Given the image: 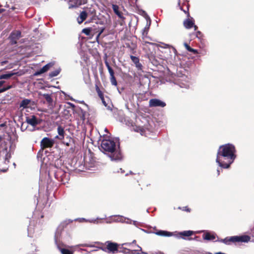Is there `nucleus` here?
Returning <instances> with one entry per match:
<instances>
[{
	"label": "nucleus",
	"instance_id": "nucleus-1",
	"mask_svg": "<svg viewBox=\"0 0 254 254\" xmlns=\"http://www.w3.org/2000/svg\"><path fill=\"white\" fill-rule=\"evenodd\" d=\"M235 146L231 144H226L219 147L216 160L218 165L224 169L229 168L236 157Z\"/></svg>",
	"mask_w": 254,
	"mask_h": 254
},
{
	"label": "nucleus",
	"instance_id": "nucleus-2",
	"mask_svg": "<svg viewBox=\"0 0 254 254\" xmlns=\"http://www.w3.org/2000/svg\"><path fill=\"white\" fill-rule=\"evenodd\" d=\"M101 150L105 153H110L112 160H120L122 158L119 143L110 139H103L101 144Z\"/></svg>",
	"mask_w": 254,
	"mask_h": 254
},
{
	"label": "nucleus",
	"instance_id": "nucleus-3",
	"mask_svg": "<svg viewBox=\"0 0 254 254\" xmlns=\"http://www.w3.org/2000/svg\"><path fill=\"white\" fill-rule=\"evenodd\" d=\"M147 43L151 45H156L159 51L164 54L163 56L160 55L161 57H163V59L167 61L172 64L176 63L177 50L175 48L164 43H162L161 45L151 42H147Z\"/></svg>",
	"mask_w": 254,
	"mask_h": 254
},
{
	"label": "nucleus",
	"instance_id": "nucleus-4",
	"mask_svg": "<svg viewBox=\"0 0 254 254\" xmlns=\"http://www.w3.org/2000/svg\"><path fill=\"white\" fill-rule=\"evenodd\" d=\"M69 239L70 236L61 227L57 229L55 235V242L62 254H73L72 251L62 247L63 242L68 241Z\"/></svg>",
	"mask_w": 254,
	"mask_h": 254
},
{
	"label": "nucleus",
	"instance_id": "nucleus-5",
	"mask_svg": "<svg viewBox=\"0 0 254 254\" xmlns=\"http://www.w3.org/2000/svg\"><path fill=\"white\" fill-rule=\"evenodd\" d=\"M54 174L55 178L63 184L67 183L69 179V174L66 173L61 168L55 167Z\"/></svg>",
	"mask_w": 254,
	"mask_h": 254
},
{
	"label": "nucleus",
	"instance_id": "nucleus-6",
	"mask_svg": "<svg viewBox=\"0 0 254 254\" xmlns=\"http://www.w3.org/2000/svg\"><path fill=\"white\" fill-rule=\"evenodd\" d=\"M229 239L230 245L231 243H236L238 242L247 243L251 240L250 236L248 235L235 236L228 237Z\"/></svg>",
	"mask_w": 254,
	"mask_h": 254
},
{
	"label": "nucleus",
	"instance_id": "nucleus-7",
	"mask_svg": "<svg viewBox=\"0 0 254 254\" xmlns=\"http://www.w3.org/2000/svg\"><path fill=\"white\" fill-rule=\"evenodd\" d=\"M176 83L182 88H188L189 87V78L183 75L180 77L176 81Z\"/></svg>",
	"mask_w": 254,
	"mask_h": 254
},
{
	"label": "nucleus",
	"instance_id": "nucleus-8",
	"mask_svg": "<svg viewBox=\"0 0 254 254\" xmlns=\"http://www.w3.org/2000/svg\"><path fill=\"white\" fill-rule=\"evenodd\" d=\"M54 140L48 137H44L41 141L40 145L41 148L44 149L46 148H50L53 146Z\"/></svg>",
	"mask_w": 254,
	"mask_h": 254
},
{
	"label": "nucleus",
	"instance_id": "nucleus-9",
	"mask_svg": "<svg viewBox=\"0 0 254 254\" xmlns=\"http://www.w3.org/2000/svg\"><path fill=\"white\" fill-rule=\"evenodd\" d=\"M21 32L19 30L12 32L10 35L9 38L12 45L17 43V41L21 37Z\"/></svg>",
	"mask_w": 254,
	"mask_h": 254
},
{
	"label": "nucleus",
	"instance_id": "nucleus-10",
	"mask_svg": "<svg viewBox=\"0 0 254 254\" xmlns=\"http://www.w3.org/2000/svg\"><path fill=\"white\" fill-rule=\"evenodd\" d=\"M126 124L128 126L132 127V129L134 131L140 132L141 135H143L144 132V129L142 127H138L133 124L132 122L129 121L128 120H125Z\"/></svg>",
	"mask_w": 254,
	"mask_h": 254
},
{
	"label": "nucleus",
	"instance_id": "nucleus-11",
	"mask_svg": "<svg viewBox=\"0 0 254 254\" xmlns=\"http://www.w3.org/2000/svg\"><path fill=\"white\" fill-rule=\"evenodd\" d=\"M166 106V103L158 99H152L149 101L150 107H161Z\"/></svg>",
	"mask_w": 254,
	"mask_h": 254
},
{
	"label": "nucleus",
	"instance_id": "nucleus-12",
	"mask_svg": "<svg viewBox=\"0 0 254 254\" xmlns=\"http://www.w3.org/2000/svg\"><path fill=\"white\" fill-rule=\"evenodd\" d=\"M26 122L33 127H35L40 123V121L34 115L26 117Z\"/></svg>",
	"mask_w": 254,
	"mask_h": 254
},
{
	"label": "nucleus",
	"instance_id": "nucleus-13",
	"mask_svg": "<svg viewBox=\"0 0 254 254\" xmlns=\"http://www.w3.org/2000/svg\"><path fill=\"white\" fill-rule=\"evenodd\" d=\"M106 244L107 249L109 252L115 254L118 252V244L117 243L107 241Z\"/></svg>",
	"mask_w": 254,
	"mask_h": 254
},
{
	"label": "nucleus",
	"instance_id": "nucleus-14",
	"mask_svg": "<svg viewBox=\"0 0 254 254\" xmlns=\"http://www.w3.org/2000/svg\"><path fill=\"white\" fill-rule=\"evenodd\" d=\"M53 65V64L52 63H49L45 65H44L42 68H41L39 70L37 71L35 73V75H40L43 73L46 72L47 71L50 67H51Z\"/></svg>",
	"mask_w": 254,
	"mask_h": 254
},
{
	"label": "nucleus",
	"instance_id": "nucleus-15",
	"mask_svg": "<svg viewBox=\"0 0 254 254\" xmlns=\"http://www.w3.org/2000/svg\"><path fill=\"white\" fill-rule=\"evenodd\" d=\"M0 156H2L4 159V163L7 164L9 162V159L10 158V154L8 153L7 149L0 151Z\"/></svg>",
	"mask_w": 254,
	"mask_h": 254
},
{
	"label": "nucleus",
	"instance_id": "nucleus-16",
	"mask_svg": "<svg viewBox=\"0 0 254 254\" xmlns=\"http://www.w3.org/2000/svg\"><path fill=\"white\" fill-rule=\"evenodd\" d=\"M81 4L80 0H69V8L77 7Z\"/></svg>",
	"mask_w": 254,
	"mask_h": 254
},
{
	"label": "nucleus",
	"instance_id": "nucleus-17",
	"mask_svg": "<svg viewBox=\"0 0 254 254\" xmlns=\"http://www.w3.org/2000/svg\"><path fill=\"white\" fill-rule=\"evenodd\" d=\"M41 95L46 99V101L49 104V106L51 108H52L53 99L51 97V95L49 94H41Z\"/></svg>",
	"mask_w": 254,
	"mask_h": 254
},
{
	"label": "nucleus",
	"instance_id": "nucleus-18",
	"mask_svg": "<svg viewBox=\"0 0 254 254\" xmlns=\"http://www.w3.org/2000/svg\"><path fill=\"white\" fill-rule=\"evenodd\" d=\"M137 247L139 248L138 250H130L129 249H125L123 253L125 254H139L140 252L142 251L141 248L138 245H137Z\"/></svg>",
	"mask_w": 254,
	"mask_h": 254
},
{
	"label": "nucleus",
	"instance_id": "nucleus-19",
	"mask_svg": "<svg viewBox=\"0 0 254 254\" xmlns=\"http://www.w3.org/2000/svg\"><path fill=\"white\" fill-rule=\"evenodd\" d=\"M87 17V13L85 11H82L80 13L79 16L77 17V20L79 24H81L84 20L86 19Z\"/></svg>",
	"mask_w": 254,
	"mask_h": 254
},
{
	"label": "nucleus",
	"instance_id": "nucleus-20",
	"mask_svg": "<svg viewBox=\"0 0 254 254\" xmlns=\"http://www.w3.org/2000/svg\"><path fill=\"white\" fill-rule=\"evenodd\" d=\"M31 100L28 99H23L19 104V107L22 109H26L29 107Z\"/></svg>",
	"mask_w": 254,
	"mask_h": 254
},
{
	"label": "nucleus",
	"instance_id": "nucleus-21",
	"mask_svg": "<svg viewBox=\"0 0 254 254\" xmlns=\"http://www.w3.org/2000/svg\"><path fill=\"white\" fill-rule=\"evenodd\" d=\"M155 234L157 235L161 236L170 237L173 236L172 233L163 230H159L155 232Z\"/></svg>",
	"mask_w": 254,
	"mask_h": 254
},
{
	"label": "nucleus",
	"instance_id": "nucleus-22",
	"mask_svg": "<svg viewBox=\"0 0 254 254\" xmlns=\"http://www.w3.org/2000/svg\"><path fill=\"white\" fill-rule=\"evenodd\" d=\"M58 132L59 136H57L56 138L62 140L64 138V130L62 126H59L58 127Z\"/></svg>",
	"mask_w": 254,
	"mask_h": 254
},
{
	"label": "nucleus",
	"instance_id": "nucleus-23",
	"mask_svg": "<svg viewBox=\"0 0 254 254\" xmlns=\"http://www.w3.org/2000/svg\"><path fill=\"white\" fill-rule=\"evenodd\" d=\"M194 22L189 19H187L184 22V25L187 29H190L193 27Z\"/></svg>",
	"mask_w": 254,
	"mask_h": 254
},
{
	"label": "nucleus",
	"instance_id": "nucleus-24",
	"mask_svg": "<svg viewBox=\"0 0 254 254\" xmlns=\"http://www.w3.org/2000/svg\"><path fill=\"white\" fill-rule=\"evenodd\" d=\"M112 8L114 12L117 14L120 18H124L122 13L119 10V6L116 4L112 5Z\"/></svg>",
	"mask_w": 254,
	"mask_h": 254
},
{
	"label": "nucleus",
	"instance_id": "nucleus-25",
	"mask_svg": "<svg viewBox=\"0 0 254 254\" xmlns=\"http://www.w3.org/2000/svg\"><path fill=\"white\" fill-rule=\"evenodd\" d=\"M203 238L204 240L211 241L214 240L215 238V236L214 235L211 234L209 233H206L203 235Z\"/></svg>",
	"mask_w": 254,
	"mask_h": 254
},
{
	"label": "nucleus",
	"instance_id": "nucleus-26",
	"mask_svg": "<svg viewBox=\"0 0 254 254\" xmlns=\"http://www.w3.org/2000/svg\"><path fill=\"white\" fill-rule=\"evenodd\" d=\"M194 233L192 231H184L180 233V235L182 237H189L191 236ZM183 239H185L184 237H182Z\"/></svg>",
	"mask_w": 254,
	"mask_h": 254
},
{
	"label": "nucleus",
	"instance_id": "nucleus-27",
	"mask_svg": "<svg viewBox=\"0 0 254 254\" xmlns=\"http://www.w3.org/2000/svg\"><path fill=\"white\" fill-rule=\"evenodd\" d=\"M15 73L13 72L8 73L7 74H4L0 75V79H8L11 77L12 76L14 75Z\"/></svg>",
	"mask_w": 254,
	"mask_h": 254
},
{
	"label": "nucleus",
	"instance_id": "nucleus-28",
	"mask_svg": "<svg viewBox=\"0 0 254 254\" xmlns=\"http://www.w3.org/2000/svg\"><path fill=\"white\" fill-rule=\"evenodd\" d=\"M61 69L60 68H59L55 70L54 71L51 72L49 73V76L51 77H55V76H57L60 73V72H61Z\"/></svg>",
	"mask_w": 254,
	"mask_h": 254
},
{
	"label": "nucleus",
	"instance_id": "nucleus-29",
	"mask_svg": "<svg viewBox=\"0 0 254 254\" xmlns=\"http://www.w3.org/2000/svg\"><path fill=\"white\" fill-rule=\"evenodd\" d=\"M150 24V23H149V25H147L145 27H144V28L142 30V34L143 38H144L145 37H146Z\"/></svg>",
	"mask_w": 254,
	"mask_h": 254
},
{
	"label": "nucleus",
	"instance_id": "nucleus-30",
	"mask_svg": "<svg viewBox=\"0 0 254 254\" xmlns=\"http://www.w3.org/2000/svg\"><path fill=\"white\" fill-rule=\"evenodd\" d=\"M117 217H118L117 219L115 220L116 222H124L125 220H126V218H125L122 216L118 215Z\"/></svg>",
	"mask_w": 254,
	"mask_h": 254
},
{
	"label": "nucleus",
	"instance_id": "nucleus-31",
	"mask_svg": "<svg viewBox=\"0 0 254 254\" xmlns=\"http://www.w3.org/2000/svg\"><path fill=\"white\" fill-rule=\"evenodd\" d=\"M130 59L132 61V62L135 64H138V62H139V59L135 56H130Z\"/></svg>",
	"mask_w": 254,
	"mask_h": 254
},
{
	"label": "nucleus",
	"instance_id": "nucleus-32",
	"mask_svg": "<svg viewBox=\"0 0 254 254\" xmlns=\"http://www.w3.org/2000/svg\"><path fill=\"white\" fill-rule=\"evenodd\" d=\"M110 81L112 85L117 86V82L114 75L110 76Z\"/></svg>",
	"mask_w": 254,
	"mask_h": 254
},
{
	"label": "nucleus",
	"instance_id": "nucleus-33",
	"mask_svg": "<svg viewBox=\"0 0 254 254\" xmlns=\"http://www.w3.org/2000/svg\"><path fill=\"white\" fill-rule=\"evenodd\" d=\"M218 241L222 242V243H224L226 245H230L229 239V237H228L225 238V239H221L220 240H218Z\"/></svg>",
	"mask_w": 254,
	"mask_h": 254
},
{
	"label": "nucleus",
	"instance_id": "nucleus-34",
	"mask_svg": "<svg viewBox=\"0 0 254 254\" xmlns=\"http://www.w3.org/2000/svg\"><path fill=\"white\" fill-rule=\"evenodd\" d=\"M82 33L87 36H89L90 34L91 30L90 28H84L82 30Z\"/></svg>",
	"mask_w": 254,
	"mask_h": 254
},
{
	"label": "nucleus",
	"instance_id": "nucleus-35",
	"mask_svg": "<svg viewBox=\"0 0 254 254\" xmlns=\"http://www.w3.org/2000/svg\"><path fill=\"white\" fill-rule=\"evenodd\" d=\"M32 226L30 225V226L28 227V236L29 237H33V232L32 231Z\"/></svg>",
	"mask_w": 254,
	"mask_h": 254
},
{
	"label": "nucleus",
	"instance_id": "nucleus-36",
	"mask_svg": "<svg viewBox=\"0 0 254 254\" xmlns=\"http://www.w3.org/2000/svg\"><path fill=\"white\" fill-rule=\"evenodd\" d=\"M75 220H78V221L79 222H84V221H86V222L88 221V220H86L85 219H84V218H83L76 219H75ZM89 222H93V220H92V221H89Z\"/></svg>",
	"mask_w": 254,
	"mask_h": 254
},
{
	"label": "nucleus",
	"instance_id": "nucleus-37",
	"mask_svg": "<svg viewBox=\"0 0 254 254\" xmlns=\"http://www.w3.org/2000/svg\"><path fill=\"white\" fill-rule=\"evenodd\" d=\"M98 94H99V96H100V97L101 98V99H102V103H103V104L106 106H107V104L103 98V95H102V94L101 93H99L98 92Z\"/></svg>",
	"mask_w": 254,
	"mask_h": 254
},
{
	"label": "nucleus",
	"instance_id": "nucleus-38",
	"mask_svg": "<svg viewBox=\"0 0 254 254\" xmlns=\"http://www.w3.org/2000/svg\"><path fill=\"white\" fill-rule=\"evenodd\" d=\"M136 67L138 70H141L142 69V64L139 62H138V64H135Z\"/></svg>",
	"mask_w": 254,
	"mask_h": 254
},
{
	"label": "nucleus",
	"instance_id": "nucleus-39",
	"mask_svg": "<svg viewBox=\"0 0 254 254\" xmlns=\"http://www.w3.org/2000/svg\"><path fill=\"white\" fill-rule=\"evenodd\" d=\"M108 71H109V72L110 73V76L114 75V72L113 69L112 68V67L108 69Z\"/></svg>",
	"mask_w": 254,
	"mask_h": 254
},
{
	"label": "nucleus",
	"instance_id": "nucleus-40",
	"mask_svg": "<svg viewBox=\"0 0 254 254\" xmlns=\"http://www.w3.org/2000/svg\"><path fill=\"white\" fill-rule=\"evenodd\" d=\"M81 111L82 115L80 117V118H81V120L83 121H84L85 120V112L83 111L82 110H81Z\"/></svg>",
	"mask_w": 254,
	"mask_h": 254
},
{
	"label": "nucleus",
	"instance_id": "nucleus-41",
	"mask_svg": "<svg viewBox=\"0 0 254 254\" xmlns=\"http://www.w3.org/2000/svg\"><path fill=\"white\" fill-rule=\"evenodd\" d=\"M132 244H136V240H133L132 243H124L123 245H126V246H130Z\"/></svg>",
	"mask_w": 254,
	"mask_h": 254
},
{
	"label": "nucleus",
	"instance_id": "nucleus-42",
	"mask_svg": "<svg viewBox=\"0 0 254 254\" xmlns=\"http://www.w3.org/2000/svg\"><path fill=\"white\" fill-rule=\"evenodd\" d=\"M184 46L188 51H190L191 48H190L187 43H184Z\"/></svg>",
	"mask_w": 254,
	"mask_h": 254
},
{
	"label": "nucleus",
	"instance_id": "nucleus-43",
	"mask_svg": "<svg viewBox=\"0 0 254 254\" xmlns=\"http://www.w3.org/2000/svg\"><path fill=\"white\" fill-rule=\"evenodd\" d=\"M183 210L184 211H187V212H190V209L187 207H184L183 208Z\"/></svg>",
	"mask_w": 254,
	"mask_h": 254
},
{
	"label": "nucleus",
	"instance_id": "nucleus-44",
	"mask_svg": "<svg viewBox=\"0 0 254 254\" xmlns=\"http://www.w3.org/2000/svg\"><path fill=\"white\" fill-rule=\"evenodd\" d=\"M126 220H127V221H126L125 220V223H127V224H131V222H132V220L128 219V218H126Z\"/></svg>",
	"mask_w": 254,
	"mask_h": 254
},
{
	"label": "nucleus",
	"instance_id": "nucleus-45",
	"mask_svg": "<svg viewBox=\"0 0 254 254\" xmlns=\"http://www.w3.org/2000/svg\"><path fill=\"white\" fill-rule=\"evenodd\" d=\"M190 51L189 52H192L194 54H196L197 53V50H195V49H193L192 48H191L190 49Z\"/></svg>",
	"mask_w": 254,
	"mask_h": 254
},
{
	"label": "nucleus",
	"instance_id": "nucleus-46",
	"mask_svg": "<svg viewBox=\"0 0 254 254\" xmlns=\"http://www.w3.org/2000/svg\"><path fill=\"white\" fill-rule=\"evenodd\" d=\"M12 88V86L11 85H9L7 87H5V88H2V90H4V91L10 89Z\"/></svg>",
	"mask_w": 254,
	"mask_h": 254
},
{
	"label": "nucleus",
	"instance_id": "nucleus-47",
	"mask_svg": "<svg viewBox=\"0 0 254 254\" xmlns=\"http://www.w3.org/2000/svg\"><path fill=\"white\" fill-rule=\"evenodd\" d=\"M201 35H202V34H201V32H200V31H197L196 33V36L197 37H199L200 36H201Z\"/></svg>",
	"mask_w": 254,
	"mask_h": 254
},
{
	"label": "nucleus",
	"instance_id": "nucleus-48",
	"mask_svg": "<svg viewBox=\"0 0 254 254\" xmlns=\"http://www.w3.org/2000/svg\"><path fill=\"white\" fill-rule=\"evenodd\" d=\"M104 30H105V28H104V27L101 28L100 29V31H99V33H98V34H99V35H101V34L103 32V31H104Z\"/></svg>",
	"mask_w": 254,
	"mask_h": 254
},
{
	"label": "nucleus",
	"instance_id": "nucleus-49",
	"mask_svg": "<svg viewBox=\"0 0 254 254\" xmlns=\"http://www.w3.org/2000/svg\"><path fill=\"white\" fill-rule=\"evenodd\" d=\"M105 65H106V67H107L108 69H109V68L111 67L108 62L105 61Z\"/></svg>",
	"mask_w": 254,
	"mask_h": 254
},
{
	"label": "nucleus",
	"instance_id": "nucleus-50",
	"mask_svg": "<svg viewBox=\"0 0 254 254\" xmlns=\"http://www.w3.org/2000/svg\"><path fill=\"white\" fill-rule=\"evenodd\" d=\"M105 65H106V67H107L108 69H109V68L111 67L108 62L105 61Z\"/></svg>",
	"mask_w": 254,
	"mask_h": 254
},
{
	"label": "nucleus",
	"instance_id": "nucleus-51",
	"mask_svg": "<svg viewBox=\"0 0 254 254\" xmlns=\"http://www.w3.org/2000/svg\"><path fill=\"white\" fill-rule=\"evenodd\" d=\"M67 104L68 105H69L72 108H74L75 107V105L73 104H72V103H71L70 102H67Z\"/></svg>",
	"mask_w": 254,
	"mask_h": 254
},
{
	"label": "nucleus",
	"instance_id": "nucleus-52",
	"mask_svg": "<svg viewBox=\"0 0 254 254\" xmlns=\"http://www.w3.org/2000/svg\"><path fill=\"white\" fill-rule=\"evenodd\" d=\"M80 246H83V247H93L92 245H87V244H82V245H80Z\"/></svg>",
	"mask_w": 254,
	"mask_h": 254
},
{
	"label": "nucleus",
	"instance_id": "nucleus-53",
	"mask_svg": "<svg viewBox=\"0 0 254 254\" xmlns=\"http://www.w3.org/2000/svg\"><path fill=\"white\" fill-rule=\"evenodd\" d=\"M5 81L3 80L0 81V87L2 86V85L4 83Z\"/></svg>",
	"mask_w": 254,
	"mask_h": 254
},
{
	"label": "nucleus",
	"instance_id": "nucleus-54",
	"mask_svg": "<svg viewBox=\"0 0 254 254\" xmlns=\"http://www.w3.org/2000/svg\"><path fill=\"white\" fill-rule=\"evenodd\" d=\"M251 233L253 237H254V227L251 230Z\"/></svg>",
	"mask_w": 254,
	"mask_h": 254
},
{
	"label": "nucleus",
	"instance_id": "nucleus-55",
	"mask_svg": "<svg viewBox=\"0 0 254 254\" xmlns=\"http://www.w3.org/2000/svg\"><path fill=\"white\" fill-rule=\"evenodd\" d=\"M133 224L135 226H137V225L138 224V222L136 221H133Z\"/></svg>",
	"mask_w": 254,
	"mask_h": 254
},
{
	"label": "nucleus",
	"instance_id": "nucleus-56",
	"mask_svg": "<svg viewBox=\"0 0 254 254\" xmlns=\"http://www.w3.org/2000/svg\"><path fill=\"white\" fill-rule=\"evenodd\" d=\"M178 4L180 6V9H181L182 10L184 11V12L186 13L187 12V11L186 10H184V9H183V8L180 5V3L179 2Z\"/></svg>",
	"mask_w": 254,
	"mask_h": 254
},
{
	"label": "nucleus",
	"instance_id": "nucleus-57",
	"mask_svg": "<svg viewBox=\"0 0 254 254\" xmlns=\"http://www.w3.org/2000/svg\"><path fill=\"white\" fill-rule=\"evenodd\" d=\"M193 27L194 28V30H196V29H197V26L193 25Z\"/></svg>",
	"mask_w": 254,
	"mask_h": 254
},
{
	"label": "nucleus",
	"instance_id": "nucleus-58",
	"mask_svg": "<svg viewBox=\"0 0 254 254\" xmlns=\"http://www.w3.org/2000/svg\"><path fill=\"white\" fill-rule=\"evenodd\" d=\"M101 35H99V34H98V35H97L96 36V40H98V39H99V37Z\"/></svg>",
	"mask_w": 254,
	"mask_h": 254
},
{
	"label": "nucleus",
	"instance_id": "nucleus-59",
	"mask_svg": "<svg viewBox=\"0 0 254 254\" xmlns=\"http://www.w3.org/2000/svg\"><path fill=\"white\" fill-rule=\"evenodd\" d=\"M4 92V90H2V89H0V93Z\"/></svg>",
	"mask_w": 254,
	"mask_h": 254
},
{
	"label": "nucleus",
	"instance_id": "nucleus-60",
	"mask_svg": "<svg viewBox=\"0 0 254 254\" xmlns=\"http://www.w3.org/2000/svg\"><path fill=\"white\" fill-rule=\"evenodd\" d=\"M217 175H219L220 174V171H219V170L217 169Z\"/></svg>",
	"mask_w": 254,
	"mask_h": 254
},
{
	"label": "nucleus",
	"instance_id": "nucleus-61",
	"mask_svg": "<svg viewBox=\"0 0 254 254\" xmlns=\"http://www.w3.org/2000/svg\"><path fill=\"white\" fill-rule=\"evenodd\" d=\"M105 131H106V132H108V130H107V128H105Z\"/></svg>",
	"mask_w": 254,
	"mask_h": 254
},
{
	"label": "nucleus",
	"instance_id": "nucleus-62",
	"mask_svg": "<svg viewBox=\"0 0 254 254\" xmlns=\"http://www.w3.org/2000/svg\"><path fill=\"white\" fill-rule=\"evenodd\" d=\"M3 11V9H0V13L1 12V11Z\"/></svg>",
	"mask_w": 254,
	"mask_h": 254
},
{
	"label": "nucleus",
	"instance_id": "nucleus-63",
	"mask_svg": "<svg viewBox=\"0 0 254 254\" xmlns=\"http://www.w3.org/2000/svg\"><path fill=\"white\" fill-rule=\"evenodd\" d=\"M121 171V173H123V171L122 170V169H120Z\"/></svg>",
	"mask_w": 254,
	"mask_h": 254
},
{
	"label": "nucleus",
	"instance_id": "nucleus-64",
	"mask_svg": "<svg viewBox=\"0 0 254 254\" xmlns=\"http://www.w3.org/2000/svg\"><path fill=\"white\" fill-rule=\"evenodd\" d=\"M70 99H71V100H74L72 98H70Z\"/></svg>",
	"mask_w": 254,
	"mask_h": 254
}]
</instances>
